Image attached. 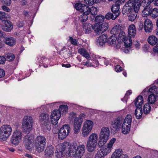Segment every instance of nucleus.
Returning a JSON list of instances; mask_svg holds the SVG:
<instances>
[{"mask_svg":"<svg viewBox=\"0 0 158 158\" xmlns=\"http://www.w3.org/2000/svg\"><path fill=\"white\" fill-rule=\"evenodd\" d=\"M133 10L131 6L129 3V2L128 1L123 7V14H128L132 12Z\"/></svg>","mask_w":158,"mask_h":158,"instance_id":"21","label":"nucleus"},{"mask_svg":"<svg viewBox=\"0 0 158 158\" xmlns=\"http://www.w3.org/2000/svg\"><path fill=\"white\" fill-rule=\"evenodd\" d=\"M33 123L31 117L26 116L23 118L22 129L23 131L26 133H29L31 130V123Z\"/></svg>","mask_w":158,"mask_h":158,"instance_id":"5","label":"nucleus"},{"mask_svg":"<svg viewBox=\"0 0 158 158\" xmlns=\"http://www.w3.org/2000/svg\"><path fill=\"white\" fill-rule=\"evenodd\" d=\"M84 6H86L87 7V11H89V14L90 13L92 15H95L97 14V9L94 6H92L90 8L87 6L86 5L84 4Z\"/></svg>","mask_w":158,"mask_h":158,"instance_id":"33","label":"nucleus"},{"mask_svg":"<svg viewBox=\"0 0 158 158\" xmlns=\"http://www.w3.org/2000/svg\"><path fill=\"white\" fill-rule=\"evenodd\" d=\"M148 43L152 45H155L157 42V39L155 36L150 35L147 39Z\"/></svg>","mask_w":158,"mask_h":158,"instance_id":"30","label":"nucleus"},{"mask_svg":"<svg viewBox=\"0 0 158 158\" xmlns=\"http://www.w3.org/2000/svg\"><path fill=\"white\" fill-rule=\"evenodd\" d=\"M46 142L45 138L43 136H38L35 140V146L36 151L38 152H43L44 149V147Z\"/></svg>","mask_w":158,"mask_h":158,"instance_id":"3","label":"nucleus"},{"mask_svg":"<svg viewBox=\"0 0 158 158\" xmlns=\"http://www.w3.org/2000/svg\"><path fill=\"white\" fill-rule=\"evenodd\" d=\"M70 128L69 125L68 124L64 125L60 129L58 133V138L60 140H63L65 138L70 132Z\"/></svg>","mask_w":158,"mask_h":158,"instance_id":"9","label":"nucleus"},{"mask_svg":"<svg viewBox=\"0 0 158 158\" xmlns=\"http://www.w3.org/2000/svg\"><path fill=\"white\" fill-rule=\"evenodd\" d=\"M92 28H93V25L91 24L86 23L84 25V31L85 34H89L92 31V30L93 29Z\"/></svg>","mask_w":158,"mask_h":158,"instance_id":"28","label":"nucleus"},{"mask_svg":"<svg viewBox=\"0 0 158 158\" xmlns=\"http://www.w3.org/2000/svg\"><path fill=\"white\" fill-rule=\"evenodd\" d=\"M42 127H45L49 131L51 129V126L50 125V122L49 121L48 122V123L47 124V125L45 124V123H43L42 124Z\"/></svg>","mask_w":158,"mask_h":158,"instance_id":"60","label":"nucleus"},{"mask_svg":"<svg viewBox=\"0 0 158 158\" xmlns=\"http://www.w3.org/2000/svg\"><path fill=\"white\" fill-rule=\"evenodd\" d=\"M132 121V116L130 114H128L124 120V123L127 125H130Z\"/></svg>","mask_w":158,"mask_h":158,"instance_id":"40","label":"nucleus"},{"mask_svg":"<svg viewBox=\"0 0 158 158\" xmlns=\"http://www.w3.org/2000/svg\"><path fill=\"white\" fill-rule=\"evenodd\" d=\"M122 28L120 25H117L111 29L110 32L111 34H113L114 36H117L118 34L121 32Z\"/></svg>","mask_w":158,"mask_h":158,"instance_id":"23","label":"nucleus"},{"mask_svg":"<svg viewBox=\"0 0 158 158\" xmlns=\"http://www.w3.org/2000/svg\"><path fill=\"white\" fill-rule=\"evenodd\" d=\"M118 37V40H119L120 41H123V40L127 38V37L125 36V33L121 29V32H119L118 35H117Z\"/></svg>","mask_w":158,"mask_h":158,"instance_id":"45","label":"nucleus"},{"mask_svg":"<svg viewBox=\"0 0 158 158\" xmlns=\"http://www.w3.org/2000/svg\"><path fill=\"white\" fill-rule=\"evenodd\" d=\"M69 40L68 41H69L71 44L74 46H77L79 43L78 41L75 39H73L72 37H69Z\"/></svg>","mask_w":158,"mask_h":158,"instance_id":"50","label":"nucleus"},{"mask_svg":"<svg viewBox=\"0 0 158 158\" xmlns=\"http://www.w3.org/2000/svg\"><path fill=\"white\" fill-rule=\"evenodd\" d=\"M143 110L142 108H136L135 112V115L137 119H140L142 116Z\"/></svg>","mask_w":158,"mask_h":158,"instance_id":"32","label":"nucleus"},{"mask_svg":"<svg viewBox=\"0 0 158 158\" xmlns=\"http://www.w3.org/2000/svg\"><path fill=\"white\" fill-rule=\"evenodd\" d=\"M123 2H120L118 1H116V3L113 5L111 8L112 12L113 13L114 15L118 17L121 13L119 10L120 4H121Z\"/></svg>","mask_w":158,"mask_h":158,"instance_id":"16","label":"nucleus"},{"mask_svg":"<svg viewBox=\"0 0 158 158\" xmlns=\"http://www.w3.org/2000/svg\"><path fill=\"white\" fill-rule=\"evenodd\" d=\"M131 127L130 125H127L125 123H123L122 127V133L124 134L128 133L130 131Z\"/></svg>","mask_w":158,"mask_h":158,"instance_id":"31","label":"nucleus"},{"mask_svg":"<svg viewBox=\"0 0 158 158\" xmlns=\"http://www.w3.org/2000/svg\"><path fill=\"white\" fill-rule=\"evenodd\" d=\"M150 17L153 19H155L158 17V9L154 8L150 12Z\"/></svg>","mask_w":158,"mask_h":158,"instance_id":"38","label":"nucleus"},{"mask_svg":"<svg viewBox=\"0 0 158 158\" xmlns=\"http://www.w3.org/2000/svg\"><path fill=\"white\" fill-rule=\"evenodd\" d=\"M83 119L81 118H76L74 121V131L75 134L78 133L80 131Z\"/></svg>","mask_w":158,"mask_h":158,"instance_id":"13","label":"nucleus"},{"mask_svg":"<svg viewBox=\"0 0 158 158\" xmlns=\"http://www.w3.org/2000/svg\"><path fill=\"white\" fill-rule=\"evenodd\" d=\"M123 119L121 117H118L114 121L111 122L110 123V128L111 132L114 134L117 133L120 128Z\"/></svg>","mask_w":158,"mask_h":158,"instance_id":"6","label":"nucleus"},{"mask_svg":"<svg viewBox=\"0 0 158 158\" xmlns=\"http://www.w3.org/2000/svg\"><path fill=\"white\" fill-rule=\"evenodd\" d=\"M6 60V59L4 57L0 56V64H4Z\"/></svg>","mask_w":158,"mask_h":158,"instance_id":"63","label":"nucleus"},{"mask_svg":"<svg viewBox=\"0 0 158 158\" xmlns=\"http://www.w3.org/2000/svg\"><path fill=\"white\" fill-rule=\"evenodd\" d=\"M22 133L20 131H16L13 134L10 139L12 144L18 145L19 143L22 138Z\"/></svg>","mask_w":158,"mask_h":158,"instance_id":"11","label":"nucleus"},{"mask_svg":"<svg viewBox=\"0 0 158 158\" xmlns=\"http://www.w3.org/2000/svg\"><path fill=\"white\" fill-rule=\"evenodd\" d=\"M156 97L154 94L149 95L148 97V100L150 104H153L156 101Z\"/></svg>","mask_w":158,"mask_h":158,"instance_id":"39","label":"nucleus"},{"mask_svg":"<svg viewBox=\"0 0 158 158\" xmlns=\"http://www.w3.org/2000/svg\"><path fill=\"white\" fill-rule=\"evenodd\" d=\"M128 1L134 12L137 13L141 6V0H129Z\"/></svg>","mask_w":158,"mask_h":158,"instance_id":"12","label":"nucleus"},{"mask_svg":"<svg viewBox=\"0 0 158 158\" xmlns=\"http://www.w3.org/2000/svg\"><path fill=\"white\" fill-rule=\"evenodd\" d=\"M58 110L60 114L61 113H65L68 111V106L67 105H62L59 106Z\"/></svg>","mask_w":158,"mask_h":158,"instance_id":"42","label":"nucleus"},{"mask_svg":"<svg viewBox=\"0 0 158 158\" xmlns=\"http://www.w3.org/2000/svg\"><path fill=\"white\" fill-rule=\"evenodd\" d=\"M153 24L152 21L149 19H146L144 22L143 28L145 32L149 33L152 32L153 29Z\"/></svg>","mask_w":158,"mask_h":158,"instance_id":"15","label":"nucleus"},{"mask_svg":"<svg viewBox=\"0 0 158 158\" xmlns=\"http://www.w3.org/2000/svg\"><path fill=\"white\" fill-rule=\"evenodd\" d=\"M134 104L136 108H142V105L143 103V99L142 96H138L134 101Z\"/></svg>","mask_w":158,"mask_h":158,"instance_id":"18","label":"nucleus"},{"mask_svg":"<svg viewBox=\"0 0 158 158\" xmlns=\"http://www.w3.org/2000/svg\"><path fill=\"white\" fill-rule=\"evenodd\" d=\"M78 52L86 59H88L89 57V55L88 52L84 48L79 49L78 50Z\"/></svg>","mask_w":158,"mask_h":158,"instance_id":"36","label":"nucleus"},{"mask_svg":"<svg viewBox=\"0 0 158 158\" xmlns=\"http://www.w3.org/2000/svg\"><path fill=\"white\" fill-rule=\"evenodd\" d=\"M131 38L129 36L127 37V38H125L123 40L125 46L127 48L130 47L132 44V40Z\"/></svg>","mask_w":158,"mask_h":158,"instance_id":"34","label":"nucleus"},{"mask_svg":"<svg viewBox=\"0 0 158 158\" xmlns=\"http://www.w3.org/2000/svg\"><path fill=\"white\" fill-rule=\"evenodd\" d=\"M93 126V122L90 120H87L84 123L82 128V135L83 137H87L90 132Z\"/></svg>","mask_w":158,"mask_h":158,"instance_id":"7","label":"nucleus"},{"mask_svg":"<svg viewBox=\"0 0 158 158\" xmlns=\"http://www.w3.org/2000/svg\"><path fill=\"white\" fill-rule=\"evenodd\" d=\"M105 17L102 15H99L96 16L95 18V20L96 22L100 23L103 22L104 20Z\"/></svg>","mask_w":158,"mask_h":158,"instance_id":"46","label":"nucleus"},{"mask_svg":"<svg viewBox=\"0 0 158 158\" xmlns=\"http://www.w3.org/2000/svg\"><path fill=\"white\" fill-rule=\"evenodd\" d=\"M116 38L113 35L111 36L108 39H106V42L110 45H112L115 42Z\"/></svg>","mask_w":158,"mask_h":158,"instance_id":"48","label":"nucleus"},{"mask_svg":"<svg viewBox=\"0 0 158 158\" xmlns=\"http://www.w3.org/2000/svg\"><path fill=\"white\" fill-rule=\"evenodd\" d=\"M111 148H109L108 146H107L105 147L100 149V150L103 151V153L104 155L106 156L111 152Z\"/></svg>","mask_w":158,"mask_h":158,"instance_id":"47","label":"nucleus"},{"mask_svg":"<svg viewBox=\"0 0 158 158\" xmlns=\"http://www.w3.org/2000/svg\"><path fill=\"white\" fill-rule=\"evenodd\" d=\"M4 42L6 44L10 46H13L16 43V41L12 37H6Z\"/></svg>","mask_w":158,"mask_h":158,"instance_id":"27","label":"nucleus"},{"mask_svg":"<svg viewBox=\"0 0 158 158\" xmlns=\"http://www.w3.org/2000/svg\"><path fill=\"white\" fill-rule=\"evenodd\" d=\"M108 140L100 137L98 143V146L100 148L102 147L107 142Z\"/></svg>","mask_w":158,"mask_h":158,"instance_id":"43","label":"nucleus"},{"mask_svg":"<svg viewBox=\"0 0 158 158\" xmlns=\"http://www.w3.org/2000/svg\"><path fill=\"white\" fill-rule=\"evenodd\" d=\"M151 106L149 103H146L143 107V111L145 114H149L151 110Z\"/></svg>","mask_w":158,"mask_h":158,"instance_id":"35","label":"nucleus"},{"mask_svg":"<svg viewBox=\"0 0 158 158\" xmlns=\"http://www.w3.org/2000/svg\"><path fill=\"white\" fill-rule=\"evenodd\" d=\"M1 2L7 6H10L11 4V0H1Z\"/></svg>","mask_w":158,"mask_h":158,"instance_id":"61","label":"nucleus"},{"mask_svg":"<svg viewBox=\"0 0 158 158\" xmlns=\"http://www.w3.org/2000/svg\"><path fill=\"white\" fill-rule=\"evenodd\" d=\"M151 3V2L148 0H143L142 2L141 1V5H142L144 7H150Z\"/></svg>","mask_w":158,"mask_h":158,"instance_id":"52","label":"nucleus"},{"mask_svg":"<svg viewBox=\"0 0 158 158\" xmlns=\"http://www.w3.org/2000/svg\"><path fill=\"white\" fill-rule=\"evenodd\" d=\"M115 70L116 72H120L122 70V68L120 65H117L115 67Z\"/></svg>","mask_w":158,"mask_h":158,"instance_id":"64","label":"nucleus"},{"mask_svg":"<svg viewBox=\"0 0 158 158\" xmlns=\"http://www.w3.org/2000/svg\"><path fill=\"white\" fill-rule=\"evenodd\" d=\"M107 37L105 34H103L98 38L96 44L98 46H102L106 42Z\"/></svg>","mask_w":158,"mask_h":158,"instance_id":"19","label":"nucleus"},{"mask_svg":"<svg viewBox=\"0 0 158 158\" xmlns=\"http://www.w3.org/2000/svg\"><path fill=\"white\" fill-rule=\"evenodd\" d=\"M61 116V114L59 112V110H54L52 113L51 115V118L56 117L60 118Z\"/></svg>","mask_w":158,"mask_h":158,"instance_id":"41","label":"nucleus"},{"mask_svg":"<svg viewBox=\"0 0 158 158\" xmlns=\"http://www.w3.org/2000/svg\"><path fill=\"white\" fill-rule=\"evenodd\" d=\"M137 16V13H135V14L132 13L130 15L128 16V19L131 21H134Z\"/></svg>","mask_w":158,"mask_h":158,"instance_id":"55","label":"nucleus"},{"mask_svg":"<svg viewBox=\"0 0 158 158\" xmlns=\"http://www.w3.org/2000/svg\"><path fill=\"white\" fill-rule=\"evenodd\" d=\"M54 148L53 146L50 145L48 146L45 151V155L47 157H51L53 154Z\"/></svg>","mask_w":158,"mask_h":158,"instance_id":"22","label":"nucleus"},{"mask_svg":"<svg viewBox=\"0 0 158 158\" xmlns=\"http://www.w3.org/2000/svg\"><path fill=\"white\" fill-rule=\"evenodd\" d=\"M1 26L2 29L6 31L9 32L13 29V26L11 23L7 19L2 22Z\"/></svg>","mask_w":158,"mask_h":158,"instance_id":"14","label":"nucleus"},{"mask_svg":"<svg viewBox=\"0 0 158 158\" xmlns=\"http://www.w3.org/2000/svg\"><path fill=\"white\" fill-rule=\"evenodd\" d=\"M105 156L103 153V151L100 149L98 151L96 154L95 158H103Z\"/></svg>","mask_w":158,"mask_h":158,"instance_id":"54","label":"nucleus"},{"mask_svg":"<svg viewBox=\"0 0 158 158\" xmlns=\"http://www.w3.org/2000/svg\"><path fill=\"white\" fill-rule=\"evenodd\" d=\"M114 14L112 13L111 12H108L105 15V18L107 19H112L113 20H115L116 18V16H114Z\"/></svg>","mask_w":158,"mask_h":158,"instance_id":"44","label":"nucleus"},{"mask_svg":"<svg viewBox=\"0 0 158 158\" xmlns=\"http://www.w3.org/2000/svg\"><path fill=\"white\" fill-rule=\"evenodd\" d=\"M136 30L135 26L132 24L129 26L128 29V35L130 37H134L136 34Z\"/></svg>","mask_w":158,"mask_h":158,"instance_id":"24","label":"nucleus"},{"mask_svg":"<svg viewBox=\"0 0 158 158\" xmlns=\"http://www.w3.org/2000/svg\"><path fill=\"white\" fill-rule=\"evenodd\" d=\"M49 60L48 59L45 58V57H42L40 60H39V65H44V67H45L44 66V64H46L45 63L46 61H49Z\"/></svg>","mask_w":158,"mask_h":158,"instance_id":"53","label":"nucleus"},{"mask_svg":"<svg viewBox=\"0 0 158 158\" xmlns=\"http://www.w3.org/2000/svg\"><path fill=\"white\" fill-rule=\"evenodd\" d=\"M108 24L106 23H103L102 24H99L96 23L93 25V30H94L95 33L99 34L104 32L108 29Z\"/></svg>","mask_w":158,"mask_h":158,"instance_id":"10","label":"nucleus"},{"mask_svg":"<svg viewBox=\"0 0 158 158\" xmlns=\"http://www.w3.org/2000/svg\"><path fill=\"white\" fill-rule=\"evenodd\" d=\"M51 123L54 125H56L58 122V120L59 119V118H58L57 117H56V118H51Z\"/></svg>","mask_w":158,"mask_h":158,"instance_id":"56","label":"nucleus"},{"mask_svg":"<svg viewBox=\"0 0 158 158\" xmlns=\"http://www.w3.org/2000/svg\"><path fill=\"white\" fill-rule=\"evenodd\" d=\"M6 60L8 61H13L14 60L15 56L12 53H8L6 56Z\"/></svg>","mask_w":158,"mask_h":158,"instance_id":"49","label":"nucleus"},{"mask_svg":"<svg viewBox=\"0 0 158 158\" xmlns=\"http://www.w3.org/2000/svg\"><path fill=\"white\" fill-rule=\"evenodd\" d=\"M157 91L156 87L155 86H152L150 87L148 90V92L151 93L153 94Z\"/></svg>","mask_w":158,"mask_h":158,"instance_id":"57","label":"nucleus"},{"mask_svg":"<svg viewBox=\"0 0 158 158\" xmlns=\"http://www.w3.org/2000/svg\"><path fill=\"white\" fill-rule=\"evenodd\" d=\"M97 144L87 142L86 148L87 151L90 152H93L95 150Z\"/></svg>","mask_w":158,"mask_h":158,"instance_id":"29","label":"nucleus"},{"mask_svg":"<svg viewBox=\"0 0 158 158\" xmlns=\"http://www.w3.org/2000/svg\"><path fill=\"white\" fill-rule=\"evenodd\" d=\"M7 19V14L5 12L0 11V20L2 22Z\"/></svg>","mask_w":158,"mask_h":158,"instance_id":"51","label":"nucleus"},{"mask_svg":"<svg viewBox=\"0 0 158 158\" xmlns=\"http://www.w3.org/2000/svg\"><path fill=\"white\" fill-rule=\"evenodd\" d=\"M85 151L84 145H80L77 146L75 144L69 145L67 142H64L62 144L61 148L60 151L62 155L74 157V158H81Z\"/></svg>","mask_w":158,"mask_h":158,"instance_id":"1","label":"nucleus"},{"mask_svg":"<svg viewBox=\"0 0 158 158\" xmlns=\"http://www.w3.org/2000/svg\"><path fill=\"white\" fill-rule=\"evenodd\" d=\"M150 7H144L143 10L142 11V15L143 17H147L148 15H150L151 9Z\"/></svg>","mask_w":158,"mask_h":158,"instance_id":"37","label":"nucleus"},{"mask_svg":"<svg viewBox=\"0 0 158 158\" xmlns=\"http://www.w3.org/2000/svg\"><path fill=\"white\" fill-rule=\"evenodd\" d=\"M84 2L86 4H84L85 5H86L87 6H88V5L91 6L94 4V0H85Z\"/></svg>","mask_w":158,"mask_h":158,"instance_id":"59","label":"nucleus"},{"mask_svg":"<svg viewBox=\"0 0 158 158\" xmlns=\"http://www.w3.org/2000/svg\"><path fill=\"white\" fill-rule=\"evenodd\" d=\"M115 141L116 139L114 138H113L111 140H110L107 144V146H108L109 148H112V147L113 145V144Z\"/></svg>","mask_w":158,"mask_h":158,"instance_id":"58","label":"nucleus"},{"mask_svg":"<svg viewBox=\"0 0 158 158\" xmlns=\"http://www.w3.org/2000/svg\"><path fill=\"white\" fill-rule=\"evenodd\" d=\"M75 7L76 10H80L81 12V14L79 16V20L81 22H85L88 18L87 15H89V11H87V7L84 6V4L81 3H76Z\"/></svg>","mask_w":158,"mask_h":158,"instance_id":"2","label":"nucleus"},{"mask_svg":"<svg viewBox=\"0 0 158 158\" xmlns=\"http://www.w3.org/2000/svg\"><path fill=\"white\" fill-rule=\"evenodd\" d=\"M110 136V130L108 128L102 127L101 131L100 136L101 138L108 139Z\"/></svg>","mask_w":158,"mask_h":158,"instance_id":"17","label":"nucleus"},{"mask_svg":"<svg viewBox=\"0 0 158 158\" xmlns=\"http://www.w3.org/2000/svg\"><path fill=\"white\" fill-rule=\"evenodd\" d=\"M12 128L9 125H5L0 128V139L5 140L11 135Z\"/></svg>","mask_w":158,"mask_h":158,"instance_id":"4","label":"nucleus"},{"mask_svg":"<svg viewBox=\"0 0 158 158\" xmlns=\"http://www.w3.org/2000/svg\"><path fill=\"white\" fill-rule=\"evenodd\" d=\"M122 153V149H119L115 150L112 155L116 158H129L127 154H123Z\"/></svg>","mask_w":158,"mask_h":158,"instance_id":"20","label":"nucleus"},{"mask_svg":"<svg viewBox=\"0 0 158 158\" xmlns=\"http://www.w3.org/2000/svg\"><path fill=\"white\" fill-rule=\"evenodd\" d=\"M40 120L41 122V124L45 123L47 125V123L49 121V117L48 114L45 113H42L40 116Z\"/></svg>","mask_w":158,"mask_h":158,"instance_id":"25","label":"nucleus"},{"mask_svg":"<svg viewBox=\"0 0 158 158\" xmlns=\"http://www.w3.org/2000/svg\"><path fill=\"white\" fill-rule=\"evenodd\" d=\"M34 136L31 134L28 133L24 138V143L26 149L28 150L31 149L33 147V140Z\"/></svg>","mask_w":158,"mask_h":158,"instance_id":"8","label":"nucleus"},{"mask_svg":"<svg viewBox=\"0 0 158 158\" xmlns=\"http://www.w3.org/2000/svg\"><path fill=\"white\" fill-rule=\"evenodd\" d=\"M83 64L87 66H93V64L91 63L89 60H88L86 62L83 63Z\"/></svg>","mask_w":158,"mask_h":158,"instance_id":"62","label":"nucleus"},{"mask_svg":"<svg viewBox=\"0 0 158 158\" xmlns=\"http://www.w3.org/2000/svg\"><path fill=\"white\" fill-rule=\"evenodd\" d=\"M98 136L97 134H91L89 136L87 142L97 144Z\"/></svg>","mask_w":158,"mask_h":158,"instance_id":"26","label":"nucleus"}]
</instances>
